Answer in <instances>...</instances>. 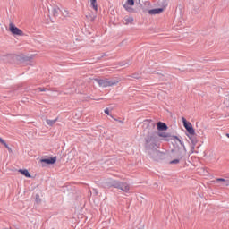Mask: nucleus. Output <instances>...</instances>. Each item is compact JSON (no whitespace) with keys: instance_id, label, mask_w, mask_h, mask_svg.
<instances>
[{"instance_id":"nucleus-17","label":"nucleus","mask_w":229,"mask_h":229,"mask_svg":"<svg viewBox=\"0 0 229 229\" xmlns=\"http://www.w3.org/2000/svg\"><path fill=\"white\" fill-rule=\"evenodd\" d=\"M127 4H129V6H133L135 4V0H127Z\"/></svg>"},{"instance_id":"nucleus-15","label":"nucleus","mask_w":229,"mask_h":229,"mask_svg":"<svg viewBox=\"0 0 229 229\" xmlns=\"http://www.w3.org/2000/svg\"><path fill=\"white\" fill-rule=\"evenodd\" d=\"M217 182H225V185L228 187V181L223 179V178H217L216 181H212V183H217Z\"/></svg>"},{"instance_id":"nucleus-11","label":"nucleus","mask_w":229,"mask_h":229,"mask_svg":"<svg viewBox=\"0 0 229 229\" xmlns=\"http://www.w3.org/2000/svg\"><path fill=\"white\" fill-rule=\"evenodd\" d=\"M164 12V8L151 9L148 11L149 15H158V13H162Z\"/></svg>"},{"instance_id":"nucleus-21","label":"nucleus","mask_w":229,"mask_h":229,"mask_svg":"<svg viewBox=\"0 0 229 229\" xmlns=\"http://www.w3.org/2000/svg\"><path fill=\"white\" fill-rule=\"evenodd\" d=\"M0 144H6V141L0 137Z\"/></svg>"},{"instance_id":"nucleus-22","label":"nucleus","mask_w":229,"mask_h":229,"mask_svg":"<svg viewBox=\"0 0 229 229\" xmlns=\"http://www.w3.org/2000/svg\"><path fill=\"white\" fill-rule=\"evenodd\" d=\"M90 20H91V21H94V17L90 16Z\"/></svg>"},{"instance_id":"nucleus-20","label":"nucleus","mask_w":229,"mask_h":229,"mask_svg":"<svg viewBox=\"0 0 229 229\" xmlns=\"http://www.w3.org/2000/svg\"><path fill=\"white\" fill-rule=\"evenodd\" d=\"M104 112L105 114H106V115H110V111L108 110V108H106Z\"/></svg>"},{"instance_id":"nucleus-12","label":"nucleus","mask_w":229,"mask_h":229,"mask_svg":"<svg viewBox=\"0 0 229 229\" xmlns=\"http://www.w3.org/2000/svg\"><path fill=\"white\" fill-rule=\"evenodd\" d=\"M90 6L98 13V0H89Z\"/></svg>"},{"instance_id":"nucleus-6","label":"nucleus","mask_w":229,"mask_h":229,"mask_svg":"<svg viewBox=\"0 0 229 229\" xmlns=\"http://www.w3.org/2000/svg\"><path fill=\"white\" fill-rule=\"evenodd\" d=\"M110 187H114V189H120L123 192H128L130 191V184L128 182L121 181H113Z\"/></svg>"},{"instance_id":"nucleus-13","label":"nucleus","mask_w":229,"mask_h":229,"mask_svg":"<svg viewBox=\"0 0 229 229\" xmlns=\"http://www.w3.org/2000/svg\"><path fill=\"white\" fill-rule=\"evenodd\" d=\"M123 24H133V17L131 16H126L124 19H123Z\"/></svg>"},{"instance_id":"nucleus-23","label":"nucleus","mask_w":229,"mask_h":229,"mask_svg":"<svg viewBox=\"0 0 229 229\" xmlns=\"http://www.w3.org/2000/svg\"><path fill=\"white\" fill-rule=\"evenodd\" d=\"M124 9H125V10H128V8H126V5H124Z\"/></svg>"},{"instance_id":"nucleus-5","label":"nucleus","mask_w":229,"mask_h":229,"mask_svg":"<svg viewBox=\"0 0 229 229\" xmlns=\"http://www.w3.org/2000/svg\"><path fill=\"white\" fill-rule=\"evenodd\" d=\"M95 81L99 85V87H114V85H117L120 83L121 79L116 78L114 80H109V79H95Z\"/></svg>"},{"instance_id":"nucleus-25","label":"nucleus","mask_w":229,"mask_h":229,"mask_svg":"<svg viewBox=\"0 0 229 229\" xmlns=\"http://www.w3.org/2000/svg\"><path fill=\"white\" fill-rule=\"evenodd\" d=\"M41 92H44V89H41Z\"/></svg>"},{"instance_id":"nucleus-4","label":"nucleus","mask_w":229,"mask_h":229,"mask_svg":"<svg viewBox=\"0 0 229 229\" xmlns=\"http://www.w3.org/2000/svg\"><path fill=\"white\" fill-rule=\"evenodd\" d=\"M158 137H161L163 140L166 142H171L172 144H182V138L178 136H173L167 132H158Z\"/></svg>"},{"instance_id":"nucleus-2","label":"nucleus","mask_w":229,"mask_h":229,"mask_svg":"<svg viewBox=\"0 0 229 229\" xmlns=\"http://www.w3.org/2000/svg\"><path fill=\"white\" fill-rule=\"evenodd\" d=\"M160 147L157 144H149L146 147V149L155 162H165L166 164H169V156L167 151L166 152H162L158 150Z\"/></svg>"},{"instance_id":"nucleus-9","label":"nucleus","mask_w":229,"mask_h":229,"mask_svg":"<svg viewBox=\"0 0 229 229\" xmlns=\"http://www.w3.org/2000/svg\"><path fill=\"white\" fill-rule=\"evenodd\" d=\"M40 162L42 164H55L56 162V157H45V158H41Z\"/></svg>"},{"instance_id":"nucleus-26","label":"nucleus","mask_w":229,"mask_h":229,"mask_svg":"<svg viewBox=\"0 0 229 229\" xmlns=\"http://www.w3.org/2000/svg\"><path fill=\"white\" fill-rule=\"evenodd\" d=\"M227 137H228V139H229V134H227Z\"/></svg>"},{"instance_id":"nucleus-3","label":"nucleus","mask_w":229,"mask_h":229,"mask_svg":"<svg viewBox=\"0 0 229 229\" xmlns=\"http://www.w3.org/2000/svg\"><path fill=\"white\" fill-rule=\"evenodd\" d=\"M143 128V135L146 142H155V140H157V131H155V125L149 123H144Z\"/></svg>"},{"instance_id":"nucleus-1","label":"nucleus","mask_w":229,"mask_h":229,"mask_svg":"<svg viewBox=\"0 0 229 229\" xmlns=\"http://www.w3.org/2000/svg\"><path fill=\"white\" fill-rule=\"evenodd\" d=\"M168 153V164H180V160L185 157V153L192 155V153H203V148L198 144H174L171 151Z\"/></svg>"},{"instance_id":"nucleus-7","label":"nucleus","mask_w":229,"mask_h":229,"mask_svg":"<svg viewBox=\"0 0 229 229\" xmlns=\"http://www.w3.org/2000/svg\"><path fill=\"white\" fill-rule=\"evenodd\" d=\"M182 121L187 132L191 136L196 135V131L194 130V127H192V123H191V122H188L185 117H182Z\"/></svg>"},{"instance_id":"nucleus-19","label":"nucleus","mask_w":229,"mask_h":229,"mask_svg":"<svg viewBox=\"0 0 229 229\" xmlns=\"http://www.w3.org/2000/svg\"><path fill=\"white\" fill-rule=\"evenodd\" d=\"M6 149H8L9 153H12V147H10L8 144L4 145Z\"/></svg>"},{"instance_id":"nucleus-14","label":"nucleus","mask_w":229,"mask_h":229,"mask_svg":"<svg viewBox=\"0 0 229 229\" xmlns=\"http://www.w3.org/2000/svg\"><path fill=\"white\" fill-rule=\"evenodd\" d=\"M19 173H21V174H23V176H25L26 178H31V174H30V172L27 169H20Z\"/></svg>"},{"instance_id":"nucleus-10","label":"nucleus","mask_w":229,"mask_h":229,"mask_svg":"<svg viewBox=\"0 0 229 229\" xmlns=\"http://www.w3.org/2000/svg\"><path fill=\"white\" fill-rule=\"evenodd\" d=\"M157 130L158 131H166L167 130V124H165V123H162V122H158L157 123Z\"/></svg>"},{"instance_id":"nucleus-18","label":"nucleus","mask_w":229,"mask_h":229,"mask_svg":"<svg viewBox=\"0 0 229 229\" xmlns=\"http://www.w3.org/2000/svg\"><path fill=\"white\" fill-rule=\"evenodd\" d=\"M42 200L40 199V195L36 194V203H40Z\"/></svg>"},{"instance_id":"nucleus-16","label":"nucleus","mask_w":229,"mask_h":229,"mask_svg":"<svg viewBox=\"0 0 229 229\" xmlns=\"http://www.w3.org/2000/svg\"><path fill=\"white\" fill-rule=\"evenodd\" d=\"M56 119L55 120H47V124H48V126H53L55 123H56Z\"/></svg>"},{"instance_id":"nucleus-8","label":"nucleus","mask_w":229,"mask_h":229,"mask_svg":"<svg viewBox=\"0 0 229 229\" xmlns=\"http://www.w3.org/2000/svg\"><path fill=\"white\" fill-rule=\"evenodd\" d=\"M9 31H11L13 35H19L20 37L24 35V32H22L21 29L17 28L13 23L9 24Z\"/></svg>"},{"instance_id":"nucleus-24","label":"nucleus","mask_w":229,"mask_h":229,"mask_svg":"<svg viewBox=\"0 0 229 229\" xmlns=\"http://www.w3.org/2000/svg\"><path fill=\"white\" fill-rule=\"evenodd\" d=\"M41 92H44V89H41Z\"/></svg>"}]
</instances>
